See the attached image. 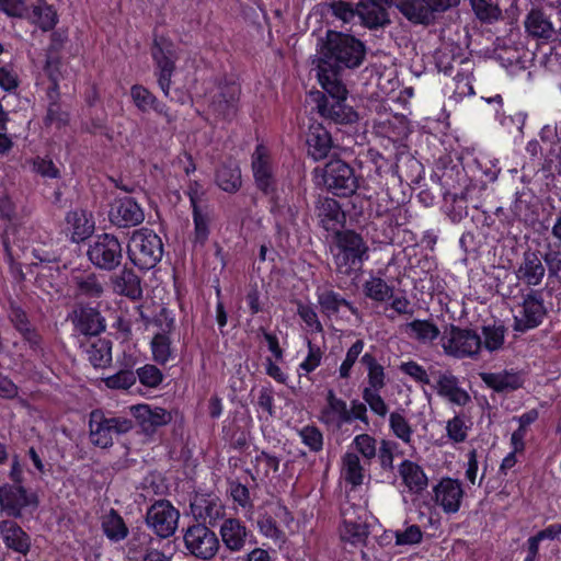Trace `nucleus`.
Instances as JSON below:
<instances>
[{
    "label": "nucleus",
    "mask_w": 561,
    "mask_h": 561,
    "mask_svg": "<svg viewBox=\"0 0 561 561\" xmlns=\"http://www.w3.org/2000/svg\"><path fill=\"white\" fill-rule=\"evenodd\" d=\"M363 44L350 35L329 31L327 41L321 48V58L317 66V78L319 72L324 70L327 75L334 72L339 78V70L342 67H358L364 58Z\"/></svg>",
    "instance_id": "1"
},
{
    "label": "nucleus",
    "mask_w": 561,
    "mask_h": 561,
    "mask_svg": "<svg viewBox=\"0 0 561 561\" xmlns=\"http://www.w3.org/2000/svg\"><path fill=\"white\" fill-rule=\"evenodd\" d=\"M152 58L157 66L158 84L165 98L180 103L188 100L187 83L191 81L185 78L180 82L179 71L174 69V49L173 44L164 37H157L152 48Z\"/></svg>",
    "instance_id": "2"
},
{
    "label": "nucleus",
    "mask_w": 561,
    "mask_h": 561,
    "mask_svg": "<svg viewBox=\"0 0 561 561\" xmlns=\"http://www.w3.org/2000/svg\"><path fill=\"white\" fill-rule=\"evenodd\" d=\"M320 85L325 90L331 100L322 96L323 102L318 105L322 116L331 118L340 124H352L357 121V113L345 104L346 89L333 71L329 75L321 70L318 79Z\"/></svg>",
    "instance_id": "3"
},
{
    "label": "nucleus",
    "mask_w": 561,
    "mask_h": 561,
    "mask_svg": "<svg viewBox=\"0 0 561 561\" xmlns=\"http://www.w3.org/2000/svg\"><path fill=\"white\" fill-rule=\"evenodd\" d=\"M332 252L337 272L344 275L358 272L363 263L368 260L367 244L353 231L339 233Z\"/></svg>",
    "instance_id": "4"
},
{
    "label": "nucleus",
    "mask_w": 561,
    "mask_h": 561,
    "mask_svg": "<svg viewBox=\"0 0 561 561\" xmlns=\"http://www.w3.org/2000/svg\"><path fill=\"white\" fill-rule=\"evenodd\" d=\"M127 253L134 265L141 270H150L161 260L163 247L160 237L149 229L133 232Z\"/></svg>",
    "instance_id": "5"
},
{
    "label": "nucleus",
    "mask_w": 561,
    "mask_h": 561,
    "mask_svg": "<svg viewBox=\"0 0 561 561\" xmlns=\"http://www.w3.org/2000/svg\"><path fill=\"white\" fill-rule=\"evenodd\" d=\"M38 506L36 493L22 484L3 483L0 485V511L9 517L19 518L32 514Z\"/></svg>",
    "instance_id": "6"
},
{
    "label": "nucleus",
    "mask_w": 561,
    "mask_h": 561,
    "mask_svg": "<svg viewBox=\"0 0 561 561\" xmlns=\"http://www.w3.org/2000/svg\"><path fill=\"white\" fill-rule=\"evenodd\" d=\"M90 440L93 445L106 448L113 445L115 435L129 432L133 422L126 417H106L101 411L90 414Z\"/></svg>",
    "instance_id": "7"
},
{
    "label": "nucleus",
    "mask_w": 561,
    "mask_h": 561,
    "mask_svg": "<svg viewBox=\"0 0 561 561\" xmlns=\"http://www.w3.org/2000/svg\"><path fill=\"white\" fill-rule=\"evenodd\" d=\"M444 352L456 358H474L482 350L481 336L469 329L451 325L442 336Z\"/></svg>",
    "instance_id": "8"
},
{
    "label": "nucleus",
    "mask_w": 561,
    "mask_h": 561,
    "mask_svg": "<svg viewBox=\"0 0 561 561\" xmlns=\"http://www.w3.org/2000/svg\"><path fill=\"white\" fill-rule=\"evenodd\" d=\"M88 256L96 267L112 271L121 264L123 257L122 244L114 234H99L89 245Z\"/></svg>",
    "instance_id": "9"
},
{
    "label": "nucleus",
    "mask_w": 561,
    "mask_h": 561,
    "mask_svg": "<svg viewBox=\"0 0 561 561\" xmlns=\"http://www.w3.org/2000/svg\"><path fill=\"white\" fill-rule=\"evenodd\" d=\"M465 497V489L460 480L443 477L432 485L431 501L435 507L447 515L459 512Z\"/></svg>",
    "instance_id": "10"
},
{
    "label": "nucleus",
    "mask_w": 561,
    "mask_h": 561,
    "mask_svg": "<svg viewBox=\"0 0 561 561\" xmlns=\"http://www.w3.org/2000/svg\"><path fill=\"white\" fill-rule=\"evenodd\" d=\"M323 182L330 192L342 197L353 195L358 188L354 170L342 160H332L325 165Z\"/></svg>",
    "instance_id": "11"
},
{
    "label": "nucleus",
    "mask_w": 561,
    "mask_h": 561,
    "mask_svg": "<svg viewBox=\"0 0 561 561\" xmlns=\"http://www.w3.org/2000/svg\"><path fill=\"white\" fill-rule=\"evenodd\" d=\"M186 549L197 558L208 560L219 548V541L214 531L204 525L190 527L184 535Z\"/></svg>",
    "instance_id": "12"
},
{
    "label": "nucleus",
    "mask_w": 561,
    "mask_h": 561,
    "mask_svg": "<svg viewBox=\"0 0 561 561\" xmlns=\"http://www.w3.org/2000/svg\"><path fill=\"white\" fill-rule=\"evenodd\" d=\"M178 520L179 512L167 501L154 503L147 513L148 526L162 538L174 534Z\"/></svg>",
    "instance_id": "13"
},
{
    "label": "nucleus",
    "mask_w": 561,
    "mask_h": 561,
    "mask_svg": "<svg viewBox=\"0 0 561 561\" xmlns=\"http://www.w3.org/2000/svg\"><path fill=\"white\" fill-rule=\"evenodd\" d=\"M239 93L233 82L218 83L208 93L209 111L219 117H229L236 111Z\"/></svg>",
    "instance_id": "14"
},
{
    "label": "nucleus",
    "mask_w": 561,
    "mask_h": 561,
    "mask_svg": "<svg viewBox=\"0 0 561 561\" xmlns=\"http://www.w3.org/2000/svg\"><path fill=\"white\" fill-rule=\"evenodd\" d=\"M108 219L118 228H128L141 224L145 214L136 201L131 197H123L111 204Z\"/></svg>",
    "instance_id": "15"
},
{
    "label": "nucleus",
    "mask_w": 561,
    "mask_h": 561,
    "mask_svg": "<svg viewBox=\"0 0 561 561\" xmlns=\"http://www.w3.org/2000/svg\"><path fill=\"white\" fill-rule=\"evenodd\" d=\"M252 170L257 187L266 195L275 192L276 182L274 178L271 156L268 149L259 145L252 156Z\"/></svg>",
    "instance_id": "16"
},
{
    "label": "nucleus",
    "mask_w": 561,
    "mask_h": 561,
    "mask_svg": "<svg viewBox=\"0 0 561 561\" xmlns=\"http://www.w3.org/2000/svg\"><path fill=\"white\" fill-rule=\"evenodd\" d=\"M130 413L147 434L154 433L158 427L167 425L172 420L169 411L148 403L131 405Z\"/></svg>",
    "instance_id": "17"
},
{
    "label": "nucleus",
    "mask_w": 561,
    "mask_h": 561,
    "mask_svg": "<svg viewBox=\"0 0 561 561\" xmlns=\"http://www.w3.org/2000/svg\"><path fill=\"white\" fill-rule=\"evenodd\" d=\"M398 474L403 486L401 493L419 495L428 486V478L424 469L416 462L405 459L398 466Z\"/></svg>",
    "instance_id": "18"
},
{
    "label": "nucleus",
    "mask_w": 561,
    "mask_h": 561,
    "mask_svg": "<svg viewBox=\"0 0 561 561\" xmlns=\"http://www.w3.org/2000/svg\"><path fill=\"white\" fill-rule=\"evenodd\" d=\"M434 388L439 397L458 407H465L471 400L468 391L460 387L459 379L450 371H439Z\"/></svg>",
    "instance_id": "19"
},
{
    "label": "nucleus",
    "mask_w": 561,
    "mask_h": 561,
    "mask_svg": "<svg viewBox=\"0 0 561 561\" xmlns=\"http://www.w3.org/2000/svg\"><path fill=\"white\" fill-rule=\"evenodd\" d=\"M320 421L333 428H341L343 425L350 424L347 403L339 398L332 389L327 392L325 405L321 410Z\"/></svg>",
    "instance_id": "20"
},
{
    "label": "nucleus",
    "mask_w": 561,
    "mask_h": 561,
    "mask_svg": "<svg viewBox=\"0 0 561 561\" xmlns=\"http://www.w3.org/2000/svg\"><path fill=\"white\" fill-rule=\"evenodd\" d=\"M342 514L343 523L340 528L342 542L352 547L362 546L368 535L365 523L354 517L355 508L352 505L344 508Z\"/></svg>",
    "instance_id": "21"
},
{
    "label": "nucleus",
    "mask_w": 561,
    "mask_h": 561,
    "mask_svg": "<svg viewBox=\"0 0 561 561\" xmlns=\"http://www.w3.org/2000/svg\"><path fill=\"white\" fill-rule=\"evenodd\" d=\"M220 536L224 545L230 551H240L249 538H253L245 525L236 518H227L220 526Z\"/></svg>",
    "instance_id": "22"
},
{
    "label": "nucleus",
    "mask_w": 561,
    "mask_h": 561,
    "mask_svg": "<svg viewBox=\"0 0 561 561\" xmlns=\"http://www.w3.org/2000/svg\"><path fill=\"white\" fill-rule=\"evenodd\" d=\"M546 273L542 260L537 252L527 251L523 261L516 270V277L528 286H536L541 283Z\"/></svg>",
    "instance_id": "23"
},
{
    "label": "nucleus",
    "mask_w": 561,
    "mask_h": 561,
    "mask_svg": "<svg viewBox=\"0 0 561 561\" xmlns=\"http://www.w3.org/2000/svg\"><path fill=\"white\" fill-rule=\"evenodd\" d=\"M545 313L541 299L535 294H530L524 299L518 313L515 316V320L520 329H533L541 323Z\"/></svg>",
    "instance_id": "24"
},
{
    "label": "nucleus",
    "mask_w": 561,
    "mask_h": 561,
    "mask_svg": "<svg viewBox=\"0 0 561 561\" xmlns=\"http://www.w3.org/2000/svg\"><path fill=\"white\" fill-rule=\"evenodd\" d=\"M76 330L83 335H98L105 330V322L100 312L90 307H80L73 312Z\"/></svg>",
    "instance_id": "25"
},
{
    "label": "nucleus",
    "mask_w": 561,
    "mask_h": 561,
    "mask_svg": "<svg viewBox=\"0 0 561 561\" xmlns=\"http://www.w3.org/2000/svg\"><path fill=\"white\" fill-rule=\"evenodd\" d=\"M308 154L316 161L328 157L332 148L330 133L320 124H312L307 135Z\"/></svg>",
    "instance_id": "26"
},
{
    "label": "nucleus",
    "mask_w": 561,
    "mask_h": 561,
    "mask_svg": "<svg viewBox=\"0 0 561 561\" xmlns=\"http://www.w3.org/2000/svg\"><path fill=\"white\" fill-rule=\"evenodd\" d=\"M66 222L73 242H81L88 239L94 231L92 215L83 209L69 211L66 217Z\"/></svg>",
    "instance_id": "27"
},
{
    "label": "nucleus",
    "mask_w": 561,
    "mask_h": 561,
    "mask_svg": "<svg viewBox=\"0 0 561 561\" xmlns=\"http://www.w3.org/2000/svg\"><path fill=\"white\" fill-rule=\"evenodd\" d=\"M0 535L9 549L26 554L31 547L28 535L13 520L0 522Z\"/></svg>",
    "instance_id": "28"
},
{
    "label": "nucleus",
    "mask_w": 561,
    "mask_h": 561,
    "mask_svg": "<svg viewBox=\"0 0 561 561\" xmlns=\"http://www.w3.org/2000/svg\"><path fill=\"white\" fill-rule=\"evenodd\" d=\"M481 380L491 389L497 392H508L518 389L523 379L518 373L503 370L499 373H481Z\"/></svg>",
    "instance_id": "29"
},
{
    "label": "nucleus",
    "mask_w": 561,
    "mask_h": 561,
    "mask_svg": "<svg viewBox=\"0 0 561 561\" xmlns=\"http://www.w3.org/2000/svg\"><path fill=\"white\" fill-rule=\"evenodd\" d=\"M402 331L408 337L421 344H432L439 336L438 327L430 320H413L402 325Z\"/></svg>",
    "instance_id": "30"
},
{
    "label": "nucleus",
    "mask_w": 561,
    "mask_h": 561,
    "mask_svg": "<svg viewBox=\"0 0 561 561\" xmlns=\"http://www.w3.org/2000/svg\"><path fill=\"white\" fill-rule=\"evenodd\" d=\"M130 98L135 106L142 113L154 111L164 115L168 121H171V116L167 112L165 105L160 103L158 99L144 85L134 84L130 88Z\"/></svg>",
    "instance_id": "31"
},
{
    "label": "nucleus",
    "mask_w": 561,
    "mask_h": 561,
    "mask_svg": "<svg viewBox=\"0 0 561 561\" xmlns=\"http://www.w3.org/2000/svg\"><path fill=\"white\" fill-rule=\"evenodd\" d=\"M192 513L204 522H214L224 515L220 501L214 496H196L191 504Z\"/></svg>",
    "instance_id": "32"
},
{
    "label": "nucleus",
    "mask_w": 561,
    "mask_h": 561,
    "mask_svg": "<svg viewBox=\"0 0 561 561\" xmlns=\"http://www.w3.org/2000/svg\"><path fill=\"white\" fill-rule=\"evenodd\" d=\"M357 16L368 27L382 26L388 22L386 8L373 0L357 4Z\"/></svg>",
    "instance_id": "33"
},
{
    "label": "nucleus",
    "mask_w": 561,
    "mask_h": 561,
    "mask_svg": "<svg viewBox=\"0 0 561 561\" xmlns=\"http://www.w3.org/2000/svg\"><path fill=\"white\" fill-rule=\"evenodd\" d=\"M341 474L343 479L353 486H358L363 484L366 474V469L364 468L359 457L355 453H346L343 456Z\"/></svg>",
    "instance_id": "34"
},
{
    "label": "nucleus",
    "mask_w": 561,
    "mask_h": 561,
    "mask_svg": "<svg viewBox=\"0 0 561 561\" xmlns=\"http://www.w3.org/2000/svg\"><path fill=\"white\" fill-rule=\"evenodd\" d=\"M360 362L367 369V386L363 390L381 391L386 386V374L382 365L369 353H365Z\"/></svg>",
    "instance_id": "35"
},
{
    "label": "nucleus",
    "mask_w": 561,
    "mask_h": 561,
    "mask_svg": "<svg viewBox=\"0 0 561 561\" xmlns=\"http://www.w3.org/2000/svg\"><path fill=\"white\" fill-rule=\"evenodd\" d=\"M211 219L213 214L209 207L198 208L195 206L193 210L194 232L192 239L195 247H203L206 243L210 232Z\"/></svg>",
    "instance_id": "36"
},
{
    "label": "nucleus",
    "mask_w": 561,
    "mask_h": 561,
    "mask_svg": "<svg viewBox=\"0 0 561 561\" xmlns=\"http://www.w3.org/2000/svg\"><path fill=\"white\" fill-rule=\"evenodd\" d=\"M526 31L535 37L548 39L553 35L550 20L539 10H531L525 20Z\"/></svg>",
    "instance_id": "37"
},
{
    "label": "nucleus",
    "mask_w": 561,
    "mask_h": 561,
    "mask_svg": "<svg viewBox=\"0 0 561 561\" xmlns=\"http://www.w3.org/2000/svg\"><path fill=\"white\" fill-rule=\"evenodd\" d=\"M114 291L133 299L141 295L140 282L129 270H123L113 279Z\"/></svg>",
    "instance_id": "38"
},
{
    "label": "nucleus",
    "mask_w": 561,
    "mask_h": 561,
    "mask_svg": "<svg viewBox=\"0 0 561 561\" xmlns=\"http://www.w3.org/2000/svg\"><path fill=\"white\" fill-rule=\"evenodd\" d=\"M217 185L227 193H234L241 186V172L237 164L229 163L219 168L216 174Z\"/></svg>",
    "instance_id": "39"
},
{
    "label": "nucleus",
    "mask_w": 561,
    "mask_h": 561,
    "mask_svg": "<svg viewBox=\"0 0 561 561\" xmlns=\"http://www.w3.org/2000/svg\"><path fill=\"white\" fill-rule=\"evenodd\" d=\"M318 215L327 230L335 229L344 218L339 203L333 198H323L319 202Z\"/></svg>",
    "instance_id": "40"
},
{
    "label": "nucleus",
    "mask_w": 561,
    "mask_h": 561,
    "mask_svg": "<svg viewBox=\"0 0 561 561\" xmlns=\"http://www.w3.org/2000/svg\"><path fill=\"white\" fill-rule=\"evenodd\" d=\"M389 428L394 437L409 445L412 443L413 427L403 410H397L389 414Z\"/></svg>",
    "instance_id": "41"
},
{
    "label": "nucleus",
    "mask_w": 561,
    "mask_h": 561,
    "mask_svg": "<svg viewBox=\"0 0 561 561\" xmlns=\"http://www.w3.org/2000/svg\"><path fill=\"white\" fill-rule=\"evenodd\" d=\"M102 528L105 536L112 541H121L128 535V528L123 518L114 510L103 515Z\"/></svg>",
    "instance_id": "42"
},
{
    "label": "nucleus",
    "mask_w": 561,
    "mask_h": 561,
    "mask_svg": "<svg viewBox=\"0 0 561 561\" xmlns=\"http://www.w3.org/2000/svg\"><path fill=\"white\" fill-rule=\"evenodd\" d=\"M88 360L95 367H105L112 360L111 345L107 340L98 339L85 350Z\"/></svg>",
    "instance_id": "43"
},
{
    "label": "nucleus",
    "mask_w": 561,
    "mask_h": 561,
    "mask_svg": "<svg viewBox=\"0 0 561 561\" xmlns=\"http://www.w3.org/2000/svg\"><path fill=\"white\" fill-rule=\"evenodd\" d=\"M32 20L43 31H49L57 24L58 16L53 5L38 1L33 7Z\"/></svg>",
    "instance_id": "44"
},
{
    "label": "nucleus",
    "mask_w": 561,
    "mask_h": 561,
    "mask_svg": "<svg viewBox=\"0 0 561 561\" xmlns=\"http://www.w3.org/2000/svg\"><path fill=\"white\" fill-rule=\"evenodd\" d=\"M471 424L465 415L457 414L446 422L445 431L447 438L453 444L466 442Z\"/></svg>",
    "instance_id": "45"
},
{
    "label": "nucleus",
    "mask_w": 561,
    "mask_h": 561,
    "mask_svg": "<svg viewBox=\"0 0 561 561\" xmlns=\"http://www.w3.org/2000/svg\"><path fill=\"white\" fill-rule=\"evenodd\" d=\"M152 358L160 365L167 364L174 358L171 347V339L167 333H157L150 343Z\"/></svg>",
    "instance_id": "46"
},
{
    "label": "nucleus",
    "mask_w": 561,
    "mask_h": 561,
    "mask_svg": "<svg viewBox=\"0 0 561 561\" xmlns=\"http://www.w3.org/2000/svg\"><path fill=\"white\" fill-rule=\"evenodd\" d=\"M9 317L18 331L31 344H37L38 335L32 329L25 312L18 306L12 305L10 308Z\"/></svg>",
    "instance_id": "47"
},
{
    "label": "nucleus",
    "mask_w": 561,
    "mask_h": 561,
    "mask_svg": "<svg viewBox=\"0 0 561 561\" xmlns=\"http://www.w3.org/2000/svg\"><path fill=\"white\" fill-rule=\"evenodd\" d=\"M365 295L375 301H386L392 297V287L380 277H370L364 284Z\"/></svg>",
    "instance_id": "48"
},
{
    "label": "nucleus",
    "mask_w": 561,
    "mask_h": 561,
    "mask_svg": "<svg viewBox=\"0 0 561 561\" xmlns=\"http://www.w3.org/2000/svg\"><path fill=\"white\" fill-rule=\"evenodd\" d=\"M14 211L15 205L10 197L4 196L0 198V214L11 224L10 226L5 227L3 234V245L7 249V251H10V243L14 242V239L11 237L15 232V224L13 222Z\"/></svg>",
    "instance_id": "49"
},
{
    "label": "nucleus",
    "mask_w": 561,
    "mask_h": 561,
    "mask_svg": "<svg viewBox=\"0 0 561 561\" xmlns=\"http://www.w3.org/2000/svg\"><path fill=\"white\" fill-rule=\"evenodd\" d=\"M75 282L77 293L80 296L96 298L103 293V286L94 274L78 276Z\"/></svg>",
    "instance_id": "50"
},
{
    "label": "nucleus",
    "mask_w": 561,
    "mask_h": 561,
    "mask_svg": "<svg viewBox=\"0 0 561 561\" xmlns=\"http://www.w3.org/2000/svg\"><path fill=\"white\" fill-rule=\"evenodd\" d=\"M396 7L411 22L424 23L428 18V10L414 0H398Z\"/></svg>",
    "instance_id": "51"
},
{
    "label": "nucleus",
    "mask_w": 561,
    "mask_h": 561,
    "mask_svg": "<svg viewBox=\"0 0 561 561\" xmlns=\"http://www.w3.org/2000/svg\"><path fill=\"white\" fill-rule=\"evenodd\" d=\"M364 346V341L357 340L347 350L345 358L339 367V377L341 379H348L351 377L352 369L362 354Z\"/></svg>",
    "instance_id": "52"
},
{
    "label": "nucleus",
    "mask_w": 561,
    "mask_h": 561,
    "mask_svg": "<svg viewBox=\"0 0 561 561\" xmlns=\"http://www.w3.org/2000/svg\"><path fill=\"white\" fill-rule=\"evenodd\" d=\"M482 348L489 352H495L502 347L505 337V332L502 327L485 325L482 329Z\"/></svg>",
    "instance_id": "53"
},
{
    "label": "nucleus",
    "mask_w": 561,
    "mask_h": 561,
    "mask_svg": "<svg viewBox=\"0 0 561 561\" xmlns=\"http://www.w3.org/2000/svg\"><path fill=\"white\" fill-rule=\"evenodd\" d=\"M136 374L140 383L148 388H157L163 380L161 370L151 364L139 367Z\"/></svg>",
    "instance_id": "54"
},
{
    "label": "nucleus",
    "mask_w": 561,
    "mask_h": 561,
    "mask_svg": "<svg viewBox=\"0 0 561 561\" xmlns=\"http://www.w3.org/2000/svg\"><path fill=\"white\" fill-rule=\"evenodd\" d=\"M318 301L327 312H337L342 306L350 307V304L333 290H321L318 294Z\"/></svg>",
    "instance_id": "55"
},
{
    "label": "nucleus",
    "mask_w": 561,
    "mask_h": 561,
    "mask_svg": "<svg viewBox=\"0 0 561 561\" xmlns=\"http://www.w3.org/2000/svg\"><path fill=\"white\" fill-rule=\"evenodd\" d=\"M278 467L279 459L273 455L262 451L255 457L256 474L262 478H267L271 473L276 472Z\"/></svg>",
    "instance_id": "56"
},
{
    "label": "nucleus",
    "mask_w": 561,
    "mask_h": 561,
    "mask_svg": "<svg viewBox=\"0 0 561 561\" xmlns=\"http://www.w3.org/2000/svg\"><path fill=\"white\" fill-rule=\"evenodd\" d=\"M470 3L476 15L481 21L491 22L501 14L499 7L488 0H470Z\"/></svg>",
    "instance_id": "57"
},
{
    "label": "nucleus",
    "mask_w": 561,
    "mask_h": 561,
    "mask_svg": "<svg viewBox=\"0 0 561 561\" xmlns=\"http://www.w3.org/2000/svg\"><path fill=\"white\" fill-rule=\"evenodd\" d=\"M257 527L260 533L266 538H270L277 543L285 542V534L276 526V523L271 516H261L257 520Z\"/></svg>",
    "instance_id": "58"
},
{
    "label": "nucleus",
    "mask_w": 561,
    "mask_h": 561,
    "mask_svg": "<svg viewBox=\"0 0 561 561\" xmlns=\"http://www.w3.org/2000/svg\"><path fill=\"white\" fill-rule=\"evenodd\" d=\"M362 396L366 405L369 407L374 414L380 417H385L388 414V405L381 397L380 391L363 390Z\"/></svg>",
    "instance_id": "59"
},
{
    "label": "nucleus",
    "mask_w": 561,
    "mask_h": 561,
    "mask_svg": "<svg viewBox=\"0 0 561 561\" xmlns=\"http://www.w3.org/2000/svg\"><path fill=\"white\" fill-rule=\"evenodd\" d=\"M377 442L368 434H359L353 439L356 450L367 460H371L377 455Z\"/></svg>",
    "instance_id": "60"
},
{
    "label": "nucleus",
    "mask_w": 561,
    "mask_h": 561,
    "mask_svg": "<svg viewBox=\"0 0 561 561\" xmlns=\"http://www.w3.org/2000/svg\"><path fill=\"white\" fill-rule=\"evenodd\" d=\"M400 371L408 375L411 379L420 385H428L430 376L426 369L416 362L409 360L401 363Z\"/></svg>",
    "instance_id": "61"
},
{
    "label": "nucleus",
    "mask_w": 561,
    "mask_h": 561,
    "mask_svg": "<svg viewBox=\"0 0 561 561\" xmlns=\"http://www.w3.org/2000/svg\"><path fill=\"white\" fill-rule=\"evenodd\" d=\"M396 545L410 546L416 545L422 541L423 534L417 525H410L404 530H397L394 533Z\"/></svg>",
    "instance_id": "62"
},
{
    "label": "nucleus",
    "mask_w": 561,
    "mask_h": 561,
    "mask_svg": "<svg viewBox=\"0 0 561 561\" xmlns=\"http://www.w3.org/2000/svg\"><path fill=\"white\" fill-rule=\"evenodd\" d=\"M301 442L309 447L311 451H319L323 446L321 432L314 426H305L299 431Z\"/></svg>",
    "instance_id": "63"
},
{
    "label": "nucleus",
    "mask_w": 561,
    "mask_h": 561,
    "mask_svg": "<svg viewBox=\"0 0 561 561\" xmlns=\"http://www.w3.org/2000/svg\"><path fill=\"white\" fill-rule=\"evenodd\" d=\"M105 386L111 389H129L136 382L133 371L121 370L104 379Z\"/></svg>",
    "instance_id": "64"
}]
</instances>
